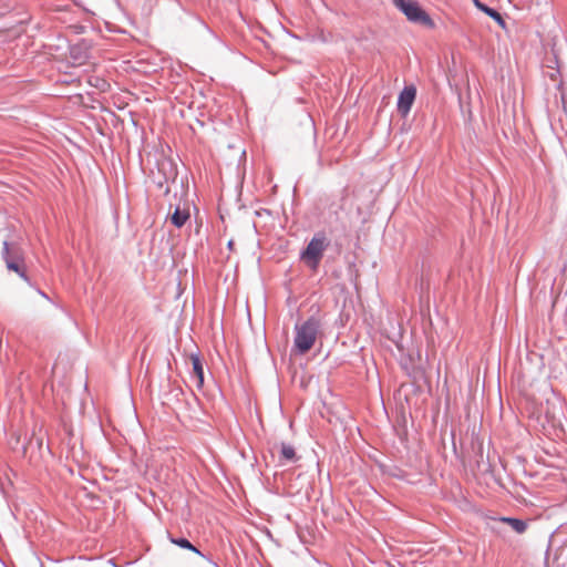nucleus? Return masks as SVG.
<instances>
[{
	"label": "nucleus",
	"mask_w": 567,
	"mask_h": 567,
	"mask_svg": "<svg viewBox=\"0 0 567 567\" xmlns=\"http://www.w3.org/2000/svg\"><path fill=\"white\" fill-rule=\"evenodd\" d=\"M321 328V321L316 316H310L302 323L295 324L293 349L297 354L303 355L315 346Z\"/></svg>",
	"instance_id": "1"
},
{
	"label": "nucleus",
	"mask_w": 567,
	"mask_h": 567,
	"mask_svg": "<svg viewBox=\"0 0 567 567\" xmlns=\"http://www.w3.org/2000/svg\"><path fill=\"white\" fill-rule=\"evenodd\" d=\"M330 240L324 231H318L300 251L302 260L311 270H317L323 257L324 250L329 247Z\"/></svg>",
	"instance_id": "2"
},
{
	"label": "nucleus",
	"mask_w": 567,
	"mask_h": 567,
	"mask_svg": "<svg viewBox=\"0 0 567 567\" xmlns=\"http://www.w3.org/2000/svg\"><path fill=\"white\" fill-rule=\"evenodd\" d=\"M393 6L414 24H420L429 29L435 28V22L431 16L422 8L416 0H392Z\"/></svg>",
	"instance_id": "3"
},
{
	"label": "nucleus",
	"mask_w": 567,
	"mask_h": 567,
	"mask_svg": "<svg viewBox=\"0 0 567 567\" xmlns=\"http://www.w3.org/2000/svg\"><path fill=\"white\" fill-rule=\"evenodd\" d=\"M92 49L91 41L81 39L69 48L70 60L73 65H83L89 59Z\"/></svg>",
	"instance_id": "4"
},
{
	"label": "nucleus",
	"mask_w": 567,
	"mask_h": 567,
	"mask_svg": "<svg viewBox=\"0 0 567 567\" xmlns=\"http://www.w3.org/2000/svg\"><path fill=\"white\" fill-rule=\"evenodd\" d=\"M416 99V87L411 85H405L402 91L399 93L398 102H396V109L398 113L402 117H406L410 113L414 101Z\"/></svg>",
	"instance_id": "5"
},
{
	"label": "nucleus",
	"mask_w": 567,
	"mask_h": 567,
	"mask_svg": "<svg viewBox=\"0 0 567 567\" xmlns=\"http://www.w3.org/2000/svg\"><path fill=\"white\" fill-rule=\"evenodd\" d=\"M157 173L163 176L164 182H175L178 174L173 159L166 157L157 161Z\"/></svg>",
	"instance_id": "6"
},
{
	"label": "nucleus",
	"mask_w": 567,
	"mask_h": 567,
	"mask_svg": "<svg viewBox=\"0 0 567 567\" xmlns=\"http://www.w3.org/2000/svg\"><path fill=\"white\" fill-rule=\"evenodd\" d=\"M168 539L172 544L183 548V549H187V550H190L195 554H197L198 556L203 557L204 559H206L210 565H213L214 567H219L217 563H215L210 557L206 556L205 554H203L196 546H194L186 537H175L173 536L172 534H168Z\"/></svg>",
	"instance_id": "7"
},
{
	"label": "nucleus",
	"mask_w": 567,
	"mask_h": 567,
	"mask_svg": "<svg viewBox=\"0 0 567 567\" xmlns=\"http://www.w3.org/2000/svg\"><path fill=\"white\" fill-rule=\"evenodd\" d=\"M1 255L6 262V267L8 266V261H13L16 264L23 261L20 248L16 245H10L7 240L3 241Z\"/></svg>",
	"instance_id": "8"
},
{
	"label": "nucleus",
	"mask_w": 567,
	"mask_h": 567,
	"mask_svg": "<svg viewBox=\"0 0 567 567\" xmlns=\"http://www.w3.org/2000/svg\"><path fill=\"white\" fill-rule=\"evenodd\" d=\"M473 3L480 11L493 19L499 27L503 29L506 28L505 19L495 8H492L480 0H473Z\"/></svg>",
	"instance_id": "9"
},
{
	"label": "nucleus",
	"mask_w": 567,
	"mask_h": 567,
	"mask_svg": "<svg viewBox=\"0 0 567 567\" xmlns=\"http://www.w3.org/2000/svg\"><path fill=\"white\" fill-rule=\"evenodd\" d=\"M190 361L193 365V373L197 380V388L200 389L204 385V365L198 354L192 353Z\"/></svg>",
	"instance_id": "10"
},
{
	"label": "nucleus",
	"mask_w": 567,
	"mask_h": 567,
	"mask_svg": "<svg viewBox=\"0 0 567 567\" xmlns=\"http://www.w3.org/2000/svg\"><path fill=\"white\" fill-rule=\"evenodd\" d=\"M189 212L187 209H181L179 206H176L173 214L171 215V223L176 228H182L186 221L189 219Z\"/></svg>",
	"instance_id": "11"
},
{
	"label": "nucleus",
	"mask_w": 567,
	"mask_h": 567,
	"mask_svg": "<svg viewBox=\"0 0 567 567\" xmlns=\"http://www.w3.org/2000/svg\"><path fill=\"white\" fill-rule=\"evenodd\" d=\"M499 522L509 525L517 534H523L527 529V522L522 518L503 516L499 518Z\"/></svg>",
	"instance_id": "12"
},
{
	"label": "nucleus",
	"mask_w": 567,
	"mask_h": 567,
	"mask_svg": "<svg viewBox=\"0 0 567 567\" xmlns=\"http://www.w3.org/2000/svg\"><path fill=\"white\" fill-rule=\"evenodd\" d=\"M298 456H297V453H296V450L292 445L288 444V443H281L280 444V462H286V463H295L298 461Z\"/></svg>",
	"instance_id": "13"
},
{
	"label": "nucleus",
	"mask_w": 567,
	"mask_h": 567,
	"mask_svg": "<svg viewBox=\"0 0 567 567\" xmlns=\"http://www.w3.org/2000/svg\"><path fill=\"white\" fill-rule=\"evenodd\" d=\"M7 269L16 272L21 279H23L25 282L30 284V278L27 275L23 261H20L18 264H16L13 261H8Z\"/></svg>",
	"instance_id": "14"
},
{
	"label": "nucleus",
	"mask_w": 567,
	"mask_h": 567,
	"mask_svg": "<svg viewBox=\"0 0 567 567\" xmlns=\"http://www.w3.org/2000/svg\"><path fill=\"white\" fill-rule=\"evenodd\" d=\"M168 182H164L163 176L158 175V179L156 181L157 187L162 188L164 184H167Z\"/></svg>",
	"instance_id": "15"
},
{
	"label": "nucleus",
	"mask_w": 567,
	"mask_h": 567,
	"mask_svg": "<svg viewBox=\"0 0 567 567\" xmlns=\"http://www.w3.org/2000/svg\"><path fill=\"white\" fill-rule=\"evenodd\" d=\"M558 73H559V71H558V70H556L555 72H551V73L549 74L550 79H551V80H554V81H556V75H557Z\"/></svg>",
	"instance_id": "16"
},
{
	"label": "nucleus",
	"mask_w": 567,
	"mask_h": 567,
	"mask_svg": "<svg viewBox=\"0 0 567 567\" xmlns=\"http://www.w3.org/2000/svg\"><path fill=\"white\" fill-rule=\"evenodd\" d=\"M227 248H228L229 250H233V249H234V240H233V239H230V240L227 243Z\"/></svg>",
	"instance_id": "17"
},
{
	"label": "nucleus",
	"mask_w": 567,
	"mask_h": 567,
	"mask_svg": "<svg viewBox=\"0 0 567 567\" xmlns=\"http://www.w3.org/2000/svg\"><path fill=\"white\" fill-rule=\"evenodd\" d=\"M173 391H175V392H176V395H178V394H183V389H182V388H179V386L175 388Z\"/></svg>",
	"instance_id": "18"
},
{
	"label": "nucleus",
	"mask_w": 567,
	"mask_h": 567,
	"mask_svg": "<svg viewBox=\"0 0 567 567\" xmlns=\"http://www.w3.org/2000/svg\"><path fill=\"white\" fill-rule=\"evenodd\" d=\"M25 452H27V447L23 445L22 446V454L25 455Z\"/></svg>",
	"instance_id": "19"
},
{
	"label": "nucleus",
	"mask_w": 567,
	"mask_h": 567,
	"mask_svg": "<svg viewBox=\"0 0 567 567\" xmlns=\"http://www.w3.org/2000/svg\"><path fill=\"white\" fill-rule=\"evenodd\" d=\"M40 293L42 297L48 298V296L44 292L40 291Z\"/></svg>",
	"instance_id": "20"
},
{
	"label": "nucleus",
	"mask_w": 567,
	"mask_h": 567,
	"mask_svg": "<svg viewBox=\"0 0 567 567\" xmlns=\"http://www.w3.org/2000/svg\"><path fill=\"white\" fill-rule=\"evenodd\" d=\"M16 442H17V444H19V442H20V437L19 436L16 437Z\"/></svg>",
	"instance_id": "21"
}]
</instances>
